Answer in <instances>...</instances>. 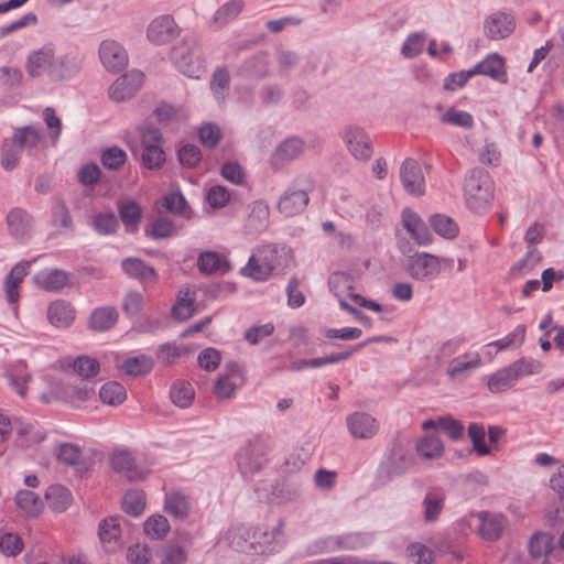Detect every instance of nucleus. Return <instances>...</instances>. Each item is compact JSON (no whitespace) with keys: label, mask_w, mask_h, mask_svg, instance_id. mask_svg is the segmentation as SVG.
<instances>
[{"label":"nucleus","mask_w":564,"mask_h":564,"mask_svg":"<svg viewBox=\"0 0 564 564\" xmlns=\"http://www.w3.org/2000/svg\"><path fill=\"white\" fill-rule=\"evenodd\" d=\"M121 268L129 278L138 280L143 284H154L159 278L158 272L153 267L147 264L145 261L137 257L123 259Z\"/></svg>","instance_id":"aec40b11"},{"label":"nucleus","mask_w":564,"mask_h":564,"mask_svg":"<svg viewBox=\"0 0 564 564\" xmlns=\"http://www.w3.org/2000/svg\"><path fill=\"white\" fill-rule=\"evenodd\" d=\"M15 505L19 512L28 518L35 517V492L21 489L15 495Z\"/></svg>","instance_id":"4d7b16f0"},{"label":"nucleus","mask_w":564,"mask_h":564,"mask_svg":"<svg viewBox=\"0 0 564 564\" xmlns=\"http://www.w3.org/2000/svg\"><path fill=\"white\" fill-rule=\"evenodd\" d=\"M82 68V59L75 54H65L56 57L50 70L52 80H64L76 75Z\"/></svg>","instance_id":"4be33fe9"},{"label":"nucleus","mask_w":564,"mask_h":564,"mask_svg":"<svg viewBox=\"0 0 564 564\" xmlns=\"http://www.w3.org/2000/svg\"><path fill=\"white\" fill-rule=\"evenodd\" d=\"M74 371L84 379H90L97 376L100 365L97 359L83 355L73 362Z\"/></svg>","instance_id":"864d4df0"},{"label":"nucleus","mask_w":564,"mask_h":564,"mask_svg":"<svg viewBox=\"0 0 564 564\" xmlns=\"http://www.w3.org/2000/svg\"><path fill=\"white\" fill-rule=\"evenodd\" d=\"M416 452L424 459H435L442 456L444 445L438 436L426 435L417 441Z\"/></svg>","instance_id":"f704fd0d"},{"label":"nucleus","mask_w":564,"mask_h":564,"mask_svg":"<svg viewBox=\"0 0 564 564\" xmlns=\"http://www.w3.org/2000/svg\"><path fill=\"white\" fill-rule=\"evenodd\" d=\"M413 465L414 458L411 454L401 447H394L387 460L380 466L377 481L379 485H384L394 477L406 473Z\"/></svg>","instance_id":"f8f14e48"},{"label":"nucleus","mask_w":564,"mask_h":564,"mask_svg":"<svg viewBox=\"0 0 564 564\" xmlns=\"http://www.w3.org/2000/svg\"><path fill=\"white\" fill-rule=\"evenodd\" d=\"M75 308L65 300H56L47 307V319L57 328H67L75 321Z\"/></svg>","instance_id":"412c9836"},{"label":"nucleus","mask_w":564,"mask_h":564,"mask_svg":"<svg viewBox=\"0 0 564 564\" xmlns=\"http://www.w3.org/2000/svg\"><path fill=\"white\" fill-rule=\"evenodd\" d=\"M239 373V365L230 362L226 365V373L219 376L215 383V393L221 399H229L237 390L238 386L232 378Z\"/></svg>","instance_id":"c756f323"},{"label":"nucleus","mask_w":564,"mask_h":564,"mask_svg":"<svg viewBox=\"0 0 564 564\" xmlns=\"http://www.w3.org/2000/svg\"><path fill=\"white\" fill-rule=\"evenodd\" d=\"M63 390L64 402L75 408H80L94 393V389L86 383L74 387L63 384Z\"/></svg>","instance_id":"37998d69"},{"label":"nucleus","mask_w":564,"mask_h":564,"mask_svg":"<svg viewBox=\"0 0 564 564\" xmlns=\"http://www.w3.org/2000/svg\"><path fill=\"white\" fill-rule=\"evenodd\" d=\"M525 338V326L518 325L510 334L506 337L491 341L488 346H495L498 350H505L512 346L519 347L523 344Z\"/></svg>","instance_id":"bf43d9fd"},{"label":"nucleus","mask_w":564,"mask_h":564,"mask_svg":"<svg viewBox=\"0 0 564 564\" xmlns=\"http://www.w3.org/2000/svg\"><path fill=\"white\" fill-rule=\"evenodd\" d=\"M7 225L10 232L19 238L23 237L29 227V219L25 213L20 208H12L7 216Z\"/></svg>","instance_id":"603ef678"},{"label":"nucleus","mask_w":564,"mask_h":564,"mask_svg":"<svg viewBox=\"0 0 564 564\" xmlns=\"http://www.w3.org/2000/svg\"><path fill=\"white\" fill-rule=\"evenodd\" d=\"M542 364L532 358H520L507 367H503L487 379V386L490 392L501 393L513 387V384L524 376L540 373Z\"/></svg>","instance_id":"7ed1b4c3"},{"label":"nucleus","mask_w":564,"mask_h":564,"mask_svg":"<svg viewBox=\"0 0 564 564\" xmlns=\"http://www.w3.org/2000/svg\"><path fill=\"white\" fill-rule=\"evenodd\" d=\"M68 282V274L58 269L45 270L37 276V284L50 292L61 291Z\"/></svg>","instance_id":"72a5a7b5"},{"label":"nucleus","mask_w":564,"mask_h":564,"mask_svg":"<svg viewBox=\"0 0 564 564\" xmlns=\"http://www.w3.org/2000/svg\"><path fill=\"white\" fill-rule=\"evenodd\" d=\"M445 503V496L441 491H429L423 500L425 522H434L438 519Z\"/></svg>","instance_id":"c9c22d12"},{"label":"nucleus","mask_w":564,"mask_h":564,"mask_svg":"<svg viewBox=\"0 0 564 564\" xmlns=\"http://www.w3.org/2000/svg\"><path fill=\"white\" fill-rule=\"evenodd\" d=\"M230 76L226 68H218L212 78L210 88L218 101H224L225 93L229 88Z\"/></svg>","instance_id":"052dcab7"},{"label":"nucleus","mask_w":564,"mask_h":564,"mask_svg":"<svg viewBox=\"0 0 564 564\" xmlns=\"http://www.w3.org/2000/svg\"><path fill=\"white\" fill-rule=\"evenodd\" d=\"M32 262H20L15 264L7 274L4 281V292L8 302L15 303L19 300V285L28 273Z\"/></svg>","instance_id":"b1692460"},{"label":"nucleus","mask_w":564,"mask_h":564,"mask_svg":"<svg viewBox=\"0 0 564 564\" xmlns=\"http://www.w3.org/2000/svg\"><path fill=\"white\" fill-rule=\"evenodd\" d=\"M99 58L105 68L112 73L122 70L128 65L124 47L113 40H105L99 46Z\"/></svg>","instance_id":"dca6fc26"},{"label":"nucleus","mask_w":564,"mask_h":564,"mask_svg":"<svg viewBox=\"0 0 564 564\" xmlns=\"http://www.w3.org/2000/svg\"><path fill=\"white\" fill-rule=\"evenodd\" d=\"M57 458L65 465L77 466L82 460V451L77 445L65 443L59 446Z\"/></svg>","instance_id":"338daca9"},{"label":"nucleus","mask_w":564,"mask_h":564,"mask_svg":"<svg viewBox=\"0 0 564 564\" xmlns=\"http://www.w3.org/2000/svg\"><path fill=\"white\" fill-rule=\"evenodd\" d=\"M161 564H184L186 551L174 543H165L160 551Z\"/></svg>","instance_id":"13d9d810"},{"label":"nucleus","mask_w":564,"mask_h":564,"mask_svg":"<svg viewBox=\"0 0 564 564\" xmlns=\"http://www.w3.org/2000/svg\"><path fill=\"white\" fill-rule=\"evenodd\" d=\"M180 35V28L171 15H160L148 26L147 36L155 45H163Z\"/></svg>","instance_id":"2eb2a0df"},{"label":"nucleus","mask_w":564,"mask_h":564,"mask_svg":"<svg viewBox=\"0 0 564 564\" xmlns=\"http://www.w3.org/2000/svg\"><path fill=\"white\" fill-rule=\"evenodd\" d=\"M170 531V524L163 516H152L144 523V532L151 539H163Z\"/></svg>","instance_id":"5fc2aeb1"},{"label":"nucleus","mask_w":564,"mask_h":564,"mask_svg":"<svg viewBox=\"0 0 564 564\" xmlns=\"http://www.w3.org/2000/svg\"><path fill=\"white\" fill-rule=\"evenodd\" d=\"M269 219V208L260 202L252 205L246 227L250 232H259L265 229Z\"/></svg>","instance_id":"a19ab883"},{"label":"nucleus","mask_w":564,"mask_h":564,"mask_svg":"<svg viewBox=\"0 0 564 564\" xmlns=\"http://www.w3.org/2000/svg\"><path fill=\"white\" fill-rule=\"evenodd\" d=\"M127 161V153L119 147H110L102 151L101 163L111 171L119 170Z\"/></svg>","instance_id":"6e6d98bb"},{"label":"nucleus","mask_w":564,"mask_h":564,"mask_svg":"<svg viewBox=\"0 0 564 564\" xmlns=\"http://www.w3.org/2000/svg\"><path fill=\"white\" fill-rule=\"evenodd\" d=\"M553 547V538L547 533H535L529 542L530 554L535 558L546 556Z\"/></svg>","instance_id":"8fccbe9b"},{"label":"nucleus","mask_w":564,"mask_h":564,"mask_svg":"<svg viewBox=\"0 0 564 564\" xmlns=\"http://www.w3.org/2000/svg\"><path fill=\"white\" fill-rule=\"evenodd\" d=\"M118 311L112 306L96 308L89 318V326L97 332H105L115 326L118 321Z\"/></svg>","instance_id":"cd10ccee"},{"label":"nucleus","mask_w":564,"mask_h":564,"mask_svg":"<svg viewBox=\"0 0 564 564\" xmlns=\"http://www.w3.org/2000/svg\"><path fill=\"white\" fill-rule=\"evenodd\" d=\"M430 224L434 231L447 239L455 238L458 234L456 223L446 215H434L430 218Z\"/></svg>","instance_id":"de8ad7c7"},{"label":"nucleus","mask_w":564,"mask_h":564,"mask_svg":"<svg viewBox=\"0 0 564 564\" xmlns=\"http://www.w3.org/2000/svg\"><path fill=\"white\" fill-rule=\"evenodd\" d=\"M481 365V358L478 352L470 355V359L462 360L460 357L452 360L451 366L446 370L451 379L467 377L469 372Z\"/></svg>","instance_id":"e433bc0d"},{"label":"nucleus","mask_w":564,"mask_h":564,"mask_svg":"<svg viewBox=\"0 0 564 564\" xmlns=\"http://www.w3.org/2000/svg\"><path fill=\"white\" fill-rule=\"evenodd\" d=\"M341 139L350 155L360 162H368L373 154V147L367 131L357 126L348 124L341 132Z\"/></svg>","instance_id":"6e6552de"},{"label":"nucleus","mask_w":564,"mask_h":564,"mask_svg":"<svg viewBox=\"0 0 564 564\" xmlns=\"http://www.w3.org/2000/svg\"><path fill=\"white\" fill-rule=\"evenodd\" d=\"M121 534L120 518L109 517L99 524V538L108 551H113Z\"/></svg>","instance_id":"bb28decb"},{"label":"nucleus","mask_w":564,"mask_h":564,"mask_svg":"<svg viewBox=\"0 0 564 564\" xmlns=\"http://www.w3.org/2000/svg\"><path fill=\"white\" fill-rule=\"evenodd\" d=\"M268 442L262 437L248 441L237 454V465L245 477H251L267 463Z\"/></svg>","instance_id":"423d86ee"},{"label":"nucleus","mask_w":564,"mask_h":564,"mask_svg":"<svg viewBox=\"0 0 564 564\" xmlns=\"http://www.w3.org/2000/svg\"><path fill=\"white\" fill-rule=\"evenodd\" d=\"M189 508V499L184 494L171 491L165 495L164 509L170 516L183 519L188 514Z\"/></svg>","instance_id":"473e14b6"},{"label":"nucleus","mask_w":564,"mask_h":564,"mask_svg":"<svg viewBox=\"0 0 564 564\" xmlns=\"http://www.w3.org/2000/svg\"><path fill=\"white\" fill-rule=\"evenodd\" d=\"M56 61L54 45L48 43L37 50V76L50 75V70Z\"/></svg>","instance_id":"69168bd1"},{"label":"nucleus","mask_w":564,"mask_h":564,"mask_svg":"<svg viewBox=\"0 0 564 564\" xmlns=\"http://www.w3.org/2000/svg\"><path fill=\"white\" fill-rule=\"evenodd\" d=\"M464 193L467 206L482 213L494 198V182L487 172L476 169L465 180Z\"/></svg>","instance_id":"39448f33"},{"label":"nucleus","mask_w":564,"mask_h":564,"mask_svg":"<svg viewBox=\"0 0 564 564\" xmlns=\"http://www.w3.org/2000/svg\"><path fill=\"white\" fill-rule=\"evenodd\" d=\"M153 368V360L151 357L140 355L128 358L123 361L121 369L128 376L140 377L148 375Z\"/></svg>","instance_id":"ea45409f"},{"label":"nucleus","mask_w":564,"mask_h":564,"mask_svg":"<svg viewBox=\"0 0 564 564\" xmlns=\"http://www.w3.org/2000/svg\"><path fill=\"white\" fill-rule=\"evenodd\" d=\"M485 426L481 423H471L468 426V436L473 442L474 449L478 455H488L489 447L485 443Z\"/></svg>","instance_id":"0e129e2a"},{"label":"nucleus","mask_w":564,"mask_h":564,"mask_svg":"<svg viewBox=\"0 0 564 564\" xmlns=\"http://www.w3.org/2000/svg\"><path fill=\"white\" fill-rule=\"evenodd\" d=\"M425 40L424 33L410 34L402 45L401 53L408 58L416 57L422 53Z\"/></svg>","instance_id":"e2e57ef3"},{"label":"nucleus","mask_w":564,"mask_h":564,"mask_svg":"<svg viewBox=\"0 0 564 564\" xmlns=\"http://www.w3.org/2000/svg\"><path fill=\"white\" fill-rule=\"evenodd\" d=\"M314 188L315 182L311 175L302 174L295 177L278 202L279 213L284 217H294L303 213Z\"/></svg>","instance_id":"20e7f679"},{"label":"nucleus","mask_w":564,"mask_h":564,"mask_svg":"<svg viewBox=\"0 0 564 564\" xmlns=\"http://www.w3.org/2000/svg\"><path fill=\"white\" fill-rule=\"evenodd\" d=\"M144 75L140 70H130L120 76L109 88V97L117 102H122L135 95L143 84Z\"/></svg>","instance_id":"ddd939ff"},{"label":"nucleus","mask_w":564,"mask_h":564,"mask_svg":"<svg viewBox=\"0 0 564 564\" xmlns=\"http://www.w3.org/2000/svg\"><path fill=\"white\" fill-rule=\"evenodd\" d=\"M405 269L412 279L427 282L440 275L442 267L438 257L427 252H416L408 257Z\"/></svg>","instance_id":"1a4fd4ad"},{"label":"nucleus","mask_w":564,"mask_h":564,"mask_svg":"<svg viewBox=\"0 0 564 564\" xmlns=\"http://www.w3.org/2000/svg\"><path fill=\"white\" fill-rule=\"evenodd\" d=\"M111 466L115 471L123 474L131 481L142 478L141 473L134 468L133 456L127 451L115 453L111 457Z\"/></svg>","instance_id":"c85d7f7f"},{"label":"nucleus","mask_w":564,"mask_h":564,"mask_svg":"<svg viewBox=\"0 0 564 564\" xmlns=\"http://www.w3.org/2000/svg\"><path fill=\"white\" fill-rule=\"evenodd\" d=\"M305 143L299 137H291L282 141L271 155V166L280 170L292 161L297 160L304 153Z\"/></svg>","instance_id":"f3484780"},{"label":"nucleus","mask_w":564,"mask_h":564,"mask_svg":"<svg viewBox=\"0 0 564 564\" xmlns=\"http://www.w3.org/2000/svg\"><path fill=\"white\" fill-rule=\"evenodd\" d=\"M475 75H486L500 83L507 82L505 62L498 54H490L484 61L478 63L474 68Z\"/></svg>","instance_id":"5701e85b"},{"label":"nucleus","mask_w":564,"mask_h":564,"mask_svg":"<svg viewBox=\"0 0 564 564\" xmlns=\"http://www.w3.org/2000/svg\"><path fill=\"white\" fill-rule=\"evenodd\" d=\"M346 425L352 437L370 440L379 431V423L371 414L354 412L346 417Z\"/></svg>","instance_id":"a211bd4d"},{"label":"nucleus","mask_w":564,"mask_h":564,"mask_svg":"<svg viewBox=\"0 0 564 564\" xmlns=\"http://www.w3.org/2000/svg\"><path fill=\"white\" fill-rule=\"evenodd\" d=\"M175 66L189 77H198L200 70L199 46L195 40H184L171 51Z\"/></svg>","instance_id":"9d476101"},{"label":"nucleus","mask_w":564,"mask_h":564,"mask_svg":"<svg viewBox=\"0 0 564 564\" xmlns=\"http://www.w3.org/2000/svg\"><path fill=\"white\" fill-rule=\"evenodd\" d=\"M400 180L406 193L421 196L425 192V180L419 162L405 159L400 166Z\"/></svg>","instance_id":"4468645a"},{"label":"nucleus","mask_w":564,"mask_h":564,"mask_svg":"<svg viewBox=\"0 0 564 564\" xmlns=\"http://www.w3.org/2000/svg\"><path fill=\"white\" fill-rule=\"evenodd\" d=\"M118 209L127 230L134 231L142 217L141 206L135 200H128L121 203Z\"/></svg>","instance_id":"4c0bfd02"},{"label":"nucleus","mask_w":564,"mask_h":564,"mask_svg":"<svg viewBox=\"0 0 564 564\" xmlns=\"http://www.w3.org/2000/svg\"><path fill=\"white\" fill-rule=\"evenodd\" d=\"M45 501L54 511H65L72 502L70 491L63 485H52L45 492Z\"/></svg>","instance_id":"2f4dec72"},{"label":"nucleus","mask_w":564,"mask_h":564,"mask_svg":"<svg viewBox=\"0 0 564 564\" xmlns=\"http://www.w3.org/2000/svg\"><path fill=\"white\" fill-rule=\"evenodd\" d=\"M194 302L195 292L191 288L181 291L176 303L172 307V316L181 322L187 321L195 312Z\"/></svg>","instance_id":"7c9ffc66"},{"label":"nucleus","mask_w":564,"mask_h":564,"mask_svg":"<svg viewBox=\"0 0 564 564\" xmlns=\"http://www.w3.org/2000/svg\"><path fill=\"white\" fill-rule=\"evenodd\" d=\"M100 400L109 405L122 403L127 397L126 389L116 381L106 382L99 390Z\"/></svg>","instance_id":"c03bdc74"},{"label":"nucleus","mask_w":564,"mask_h":564,"mask_svg":"<svg viewBox=\"0 0 564 564\" xmlns=\"http://www.w3.org/2000/svg\"><path fill=\"white\" fill-rule=\"evenodd\" d=\"M195 392L189 382L176 381L171 390L170 397L172 402L180 408H187L192 404Z\"/></svg>","instance_id":"79ce46f5"},{"label":"nucleus","mask_w":564,"mask_h":564,"mask_svg":"<svg viewBox=\"0 0 564 564\" xmlns=\"http://www.w3.org/2000/svg\"><path fill=\"white\" fill-rule=\"evenodd\" d=\"M35 145V128L31 126L18 129L12 139H7L3 142L0 163L7 170H13L20 160V154L25 149H31Z\"/></svg>","instance_id":"0eeeda50"},{"label":"nucleus","mask_w":564,"mask_h":564,"mask_svg":"<svg viewBox=\"0 0 564 564\" xmlns=\"http://www.w3.org/2000/svg\"><path fill=\"white\" fill-rule=\"evenodd\" d=\"M290 262L289 250L278 245L259 247L241 269V274L254 281H267L274 272H283Z\"/></svg>","instance_id":"f257e3e1"},{"label":"nucleus","mask_w":564,"mask_h":564,"mask_svg":"<svg viewBox=\"0 0 564 564\" xmlns=\"http://www.w3.org/2000/svg\"><path fill=\"white\" fill-rule=\"evenodd\" d=\"M192 348L185 345L165 343L159 346L156 351L158 360L166 366L173 365L177 359L192 352Z\"/></svg>","instance_id":"58836bf2"},{"label":"nucleus","mask_w":564,"mask_h":564,"mask_svg":"<svg viewBox=\"0 0 564 564\" xmlns=\"http://www.w3.org/2000/svg\"><path fill=\"white\" fill-rule=\"evenodd\" d=\"M245 8L243 0H229L224 3L214 15V23L219 26L225 25L229 21L234 20Z\"/></svg>","instance_id":"a18cd8bd"},{"label":"nucleus","mask_w":564,"mask_h":564,"mask_svg":"<svg viewBox=\"0 0 564 564\" xmlns=\"http://www.w3.org/2000/svg\"><path fill=\"white\" fill-rule=\"evenodd\" d=\"M508 524L509 520L503 513L489 510L470 512L456 523L459 533L467 535L474 532L485 542L500 540Z\"/></svg>","instance_id":"f03ea898"},{"label":"nucleus","mask_w":564,"mask_h":564,"mask_svg":"<svg viewBox=\"0 0 564 564\" xmlns=\"http://www.w3.org/2000/svg\"><path fill=\"white\" fill-rule=\"evenodd\" d=\"M223 262L217 252L214 251H205L199 254L197 259V267L200 272L206 274H213L218 271L226 272L229 270V265H226L223 269Z\"/></svg>","instance_id":"09e8293b"},{"label":"nucleus","mask_w":564,"mask_h":564,"mask_svg":"<svg viewBox=\"0 0 564 564\" xmlns=\"http://www.w3.org/2000/svg\"><path fill=\"white\" fill-rule=\"evenodd\" d=\"M145 508V497L140 490H130L122 498V509L126 513L138 517Z\"/></svg>","instance_id":"3c124183"},{"label":"nucleus","mask_w":564,"mask_h":564,"mask_svg":"<svg viewBox=\"0 0 564 564\" xmlns=\"http://www.w3.org/2000/svg\"><path fill=\"white\" fill-rule=\"evenodd\" d=\"M442 123L451 124L464 129L474 127L473 116L464 110H458L454 107L448 108L440 118Z\"/></svg>","instance_id":"49530a36"},{"label":"nucleus","mask_w":564,"mask_h":564,"mask_svg":"<svg viewBox=\"0 0 564 564\" xmlns=\"http://www.w3.org/2000/svg\"><path fill=\"white\" fill-rule=\"evenodd\" d=\"M514 19L503 12H496L484 22L485 35L490 40L506 39L514 31Z\"/></svg>","instance_id":"6ab92c4d"},{"label":"nucleus","mask_w":564,"mask_h":564,"mask_svg":"<svg viewBox=\"0 0 564 564\" xmlns=\"http://www.w3.org/2000/svg\"><path fill=\"white\" fill-rule=\"evenodd\" d=\"M406 555L415 558V564H433V552L422 543H411L406 547Z\"/></svg>","instance_id":"774afa93"},{"label":"nucleus","mask_w":564,"mask_h":564,"mask_svg":"<svg viewBox=\"0 0 564 564\" xmlns=\"http://www.w3.org/2000/svg\"><path fill=\"white\" fill-rule=\"evenodd\" d=\"M42 117L47 134L43 139L37 137V142H41L43 147H55L62 133V120L52 107H46L42 112Z\"/></svg>","instance_id":"a878e982"},{"label":"nucleus","mask_w":564,"mask_h":564,"mask_svg":"<svg viewBox=\"0 0 564 564\" xmlns=\"http://www.w3.org/2000/svg\"><path fill=\"white\" fill-rule=\"evenodd\" d=\"M32 262H20L15 264L7 274L4 281V292L8 302L15 303L19 300V285L28 273Z\"/></svg>","instance_id":"393cba45"},{"label":"nucleus","mask_w":564,"mask_h":564,"mask_svg":"<svg viewBox=\"0 0 564 564\" xmlns=\"http://www.w3.org/2000/svg\"><path fill=\"white\" fill-rule=\"evenodd\" d=\"M141 141L144 147L141 159L143 165L149 170L160 169L165 162V153L161 147L162 133L155 127L141 129Z\"/></svg>","instance_id":"9b49d317"},{"label":"nucleus","mask_w":564,"mask_h":564,"mask_svg":"<svg viewBox=\"0 0 564 564\" xmlns=\"http://www.w3.org/2000/svg\"><path fill=\"white\" fill-rule=\"evenodd\" d=\"M93 226L100 235H111L116 232L119 221L113 213H104L94 218Z\"/></svg>","instance_id":"680f3d73"}]
</instances>
